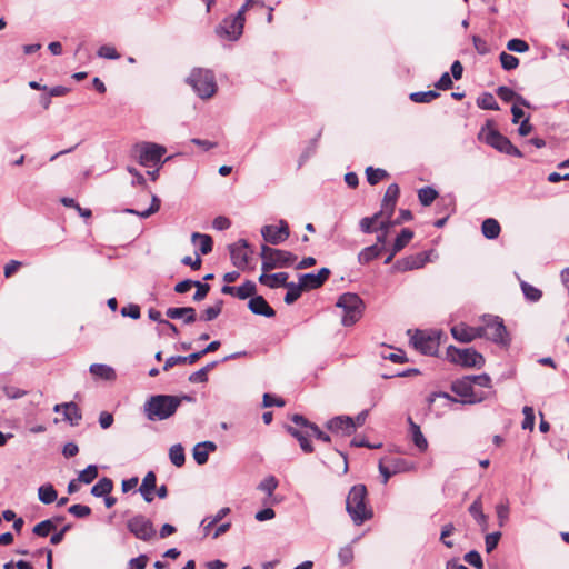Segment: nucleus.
Here are the masks:
<instances>
[{
  "label": "nucleus",
  "mask_w": 569,
  "mask_h": 569,
  "mask_svg": "<svg viewBox=\"0 0 569 569\" xmlns=\"http://www.w3.org/2000/svg\"><path fill=\"white\" fill-rule=\"evenodd\" d=\"M330 273V269L323 267L317 273L301 274L299 280L306 290H313L320 288L328 280Z\"/></svg>",
  "instance_id": "6ab92c4d"
},
{
  "label": "nucleus",
  "mask_w": 569,
  "mask_h": 569,
  "mask_svg": "<svg viewBox=\"0 0 569 569\" xmlns=\"http://www.w3.org/2000/svg\"><path fill=\"white\" fill-rule=\"evenodd\" d=\"M169 319H182L184 325H191L197 320L196 309L192 307H171L166 310Z\"/></svg>",
  "instance_id": "412c9836"
},
{
  "label": "nucleus",
  "mask_w": 569,
  "mask_h": 569,
  "mask_svg": "<svg viewBox=\"0 0 569 569\" xmlns=\"http://www.w3.org/2000/svg\"><path fill=\"white\" fill-rule=\"evenodd\" d=\"M472 42H473V47L476 49V51L479 53V54H487L489 52V47L487 44V42L480 38L479 36H472Z\"/></svg>",
  "instance_id": "774afa93"
},
{
  "label": "nucleus",
  "mask_w": 569,
  "mask_h": 569,
  "mask_svg": "<svg viewBox=\"0 0 569 569\" xmlns=\"http://www.w3.org/2000/svg\"><path fill=\"white\" fill-rule=\"evenodd\" d=\"M169 458L176 467H182L186 462L184 449L180 443L173 445L169 449Z\"/></svg>",
  "instance_id": "ea45409f"
},
{
  "label": "nucleus",
  "mask_w": 569,
  "mask_h": 569,
  "mask_svg": "<svg viewBox=\"0 0 569 569\" xmlns=\"http://www.w3.org/2000/svg\"><path fill=\"white\" fill-rule=\"evenodd\" d=\"M286 430L288 433H290L293 438L298 440L299 446L303 452L311 453L313 451V446L309 440V437L311 436L309 430L303 431L292 426H287Z\"/></svg>",
  "instance_id": "5701e85b"
},
{
  "label": "nucleus",
  "mask_w": 569,
  "mask_h": 569,
  "mask_svg": "<svg viewBox=\"0 0 569 569\" xmlns=\"http://www.w3.org/2000/svg\"><path fill=\"white\" fill-rule=\"evenodd\" d=\"M256 291V283L251 280H246L241 286L237 287L236 297H238L241 300H244L247 298L254 297Z\"/></svg>",
  "instance_id": "a19ab883"
},
{
  "label": "nucleus",
  "mask_w": 569,
  "mask_h": 569,
  "mask_svg": "<svg viewBox=\"0 0 569 569\" xmlns=\"http://www.w3.org/2000/svg\"><path fill=\"white\" fill-rule=\"evenodd\" d=\"M284 287L288 289L283 298V301L287 305H291L297 301L300 298L302 290H306L305 287L301 286L300 281L299 283L288 282Z\"/></svg>",
  "instance_id": "c9c22d12"
},
{
  "label": "nucleus",
  "mask_w": 569,
  "mask_h": 569,
  "mask_svg": "<svg viewBox=\"0 0 569 569\" xmlns=\"http://www.w3.org/2000/svg\"><path fill=\"white\" fill-rule=\"evenodd\" d=\"M496 513H497V517H498V520H499V525L503 526L505 521L509 517V506H508V502L497 505Z\"/></svg>",
  "instance_id": "338daca9"
},
{
  "label": "nucleus",
  "mask_w": 569,
  "mask_h": 569,
  "mask_svg": "<svg viewBox=\"0 0 569 569\" xmlns=\"http://www.w3.org/2000/svg\"><path fill=\"white\" fill-rule=\"evenodd\" d=\"M485 142L499 152L506 153L508 156L517 158L523 157V153L516 146H513L506 136L501 134L496 129L488 131L485 137Z\"/></svg>",
  "instance_id": "9b49d317"
},
{
  "label": "nucleus",
  "mask_w": 569,
  "mask_h": 569,
  "mask_svg": "<svg viewBox=\"0 0 569 569\" xmlns=\"http://www.w3.org/2000/svg\"><path fill=\"white\" fill-rule=\"evenodd\" d=\"M288 273L287 272H278L270 274V283L269 288H278V287H284L288 283Z\"/></svg>",
  "instance_id": "13d9d810"
},
{
  "label": "nucleus",
  "mask_w": 569,
  "mask_h": 569,
  "mask_svg": "<svg viewBox=\"0 0 569 569\" xmlns=\"http://www.w3.org/2000/svg\"><path fill=\"white\" fill-rule=\"evenodd\" d=\"M192 455H193V459L194 461L198 463V465H204L207 463L208 459H209V453L207 452L206 449H202L199 443H197L194 447H193V450H192Z\"/></svg>",
  "instance_id": "680f3d73"
},
{
  "label": "nucleus",
  "mask_w": 569,
  "mask_h": 569,
  "mask_svg": "<svg viewBox=\"0 0 569 569\" xmlns=\"http://www.w3.org/2000/svg\"><path fill=\"white\" fill-rule=\"evenodd\" d=\"M481 231L485 238L492 240L499 237L501 228L496 219L488 218L482 222Z\"/></svg>",
  "instance_id": "7c9ffc66"
},
{
  "label": "nucleus",
  "mask_w": 569,
  "mask_h": 569,
  "mask_svg": "<svg viewBox=\"0 0 569 569\" xmlns=\"http://www.w3.org/2000/svg\"><path fill=\"white\" fill-rule=\"evenodd\" d=\"M470 383H476L480 387L490 388L491 387V378L487 373L469 376Z\"/></svg>",
  "instance_id": "0e129e2a"
},
{
  "label": "nucleus",
  "mask_w": 569,
  "mask_h": 569,
  "mask_svg": "<svg viewBox=\"0 0 569 569\" xmlns=\"http://www.w3.org/2000/svg\"><path fill=\"white\" fill-rule=\"evenodd\" d=\"M326 427L332 433L342 436H351L355 432L353 418L349 416H336L327 421Z\"/></svg>",
  "instance_id": "a211bd4d"
},
{
  "label": "nucleus",
  "mask_w": 569,
  "mask_h": 569,
  "mask_svg": "<svg viewBox=\"0 0 569 569\" xmlns=\"http://www.w3.org/2000/svg\"><path fill=\"white\" fill-rule=\"evenodd\" d=\"M446 355L450 362L465 368L480 369L485 366L483 356L475 348H457L455 346H449Z\"/></svg>",
  "instance_id": "39448f33"
},
{
  "label": "nucleus",
  "mask_w": 569,
  "mask_h": 569,
  "mask_svg": "<svg viewBox=\"0 0 569 569\" xmlns=\"http://www.w3.org/2000/svg\"><path fill=\"white\" fill-rule=\"evenodd\" d=\"M338 557H339L341 565L346 566V565L350 563L353 559L352 548L349 546L341 548L339 550Z\"/></svg>",
  "instance_id": "69168bd1"
},
{
  "label": "nucleus",
  "mask_w": 569,
  "mask_h": 569,
  "mask_svg": "<svg viewBox=\"0 0 569 569\" xmlns=\"http://www.w3.org/2000/svg\"><path fill=\"white\" fill-rule=\"evenodd\" d=\"M98 57L110 59V60H117L120 58V54L118 53L117 49L109 44L101 46L97 51Z\"/></svg>",
  "instance_id": "864d4df0"
},
{
  "label": "nucleus",
  "mask_w": 569,
  "mask_h": 569,
  "mask_svg": "<svg viewBox=\"0 0 569 569\" xmlns=\"http://www.w3.org/2000/svg\"><path fill=\"white\" fill-rule=\"evenodd\" d=\"M121 315L123 317H129L131 319H139L141 316L140 307L134 303H129L128 306L122 307Z\"/></svg>",
  "instance_id": "052dcab7"
},
{
  "label": "nucleus",
  "mask_w": 569,
  "mask_h": 569,
  "mask_svg": "<svg viewBox=\"0 0 569 569\" xmlns=\"http://www.w3.org/2000/svg\"><path fill=\"white\" fill-rule=\"evenodd\" d=\"M520 287L525 298L530 302H537L542 297V292L540 289L533 287L532 284L521 281Z\"/></svg>",
  "instance_id": "c03bdc74"
},
{
  "label": "nucleus",
  "mask_w": 569,
  "mask_h": 569,
  "mask_svg": "<svg viewBox=\"0 0 569 569\" xmlns=\"http://www.w3.org/2000/svg\"><path fill=\"white\" fill-rule=\"evenodd\" d=\"M98 477V467L89 465L86 469L81 470L78 480L82 483L89 485Z\"/></svg>",
  "instance_id": "de8ad7c7"
},
{
  "label": "nucleus",
  "mask_w": 569,
  "mask_h": 569,
  "mask_svg": "<svg viewBox=\"0 0 569 569\" xmlns=\"http://www.w3.org/2000/svg\"><path fill=\"white\" fill-rule=\"evenodd\" d=\"M440 96V93L436 90H428V91H417L412 92L409 98L411 101L416 103H429L432 100L437 99Z\"/></svg>",
  "instance_id": "58836bf2"
},
{
  "label": "nucleus",
  "mask_w": 569,
  "mask_h": 569,
  "mask_svg": "<svg viewBox=\"0 0 569 569\" xmlns=\"http://www.w3.org/2000/svg\"><path fill=\"white\" fill-rule=\"evenodd\" d=\"M507 49L512 52L523 53L529 50V44L522 39L513 38L507 42Z\"/></svg>",
  "instance_id": "603ef678"
},
{
  "label": "nucleus",
  "mask_w": 569,
  "mask_h": 569,
  "mask_svg": "<svg viewBox=\"0 0 569 569\" xmlns=\"http://www.w3.org/2000/svg\"><path fill=\"white\" fill-rule=\"evenodd\" d=\"M222 308H223V300L219 299L216 301V303L213 306L207 307L202 311L200 319L203 321H212L221 313Z\"/></svg>",
  "instance_id": "37998d69"
},
{
  "label": "nucleus",
  "mask_w": 569,
  "mask_h": 569,
  "mask_svg": "<svg viewBox=\"0 0 569 569\" xmlns=\"http://www.w3.org/2000/svg\"><path fill=\"white\" fill-rule=\"evenodd\" d=\"M477 104L480 109H483V110H499V104L498 102L496 101L495 97L492 93L490 92H485L482 93L478 99H477Z\"/></svg>",
  "instance_id": "a18cd8bd"
},
{
  "label": "nucleus",
  "mask_w": 569,
  "mask_h": 569,
  "mask_svg": "<svg viewBox=\"0 0 569 569\" xmlns=\"http://www.w3.org/2000/svg\"><path fill=\"white\" fill-rule=\"evenodd\" d=\"M408 422L410 425V431H411L412 441H413L415 446L420 451L427 450L428 441L425 438L423 433L421 432L420 427L412 421L411 417L408 418Z\"/></svg>",
  "instance_id": "c756f323"
},
{
  "label": "nucleus",
  "mask_w": 569,
  "mask_h": 569,
  "mask_svg": "<svg viewBox=\"0 0 569 569\" xmlns=\"http://www.w3.org/2000/svg\"><path fill=\"white\" fill-rule=\"evenodd\" d=\"M433 251H422L417 254L408 256L406 258L399 259L393 264V269L396 271H409L413 269L422 268L428 261H430V254Z\"/></svg>",
  "instance_id": "dca6fc26"
},
{
  "label": "nucleus",
  "mask_w": 569,
  "mask_h": 569,
  "mask_svg": "<svg viewBox=\"0 0 569 569\" xmlns=\"http://www.w3.org/2000/svg\"><path fill=\"white\" fill-rule=\"evenodd\" d=\"M500 538H501L500 531L488 533L485 537V546H486V551L488 553L492 552L497 548Z\"/></svg>",
  "instance_id": "4d7b16f0"
},
{
  "label": "nucleus",
  "mask_w": 569,
  "mask_h": 569,
  "mask_svg": "<svg viewBox=\"0 0 569 569\" xmlns=\"http://www.w3.org/2000/svg\"><path fill=\"white\" fill-rule=\"evenodd\" d=\"M497 96L503 100L505 102H509L511 100H516L519 104L530 108L531 104L527 101L522 96L516 93L511 88L506 86H500L496 90Z\"/></svg>",
  "instance_id": "bb28decb"
},
{
  "label": "nucleus",
  "mask_w": 569,
  "mask_h": 569,
  "mask_svg": "<svg viewBox=\"0 0 569 569\" xmlns=\"http://www.w3.org/2000/svg\"><path fill=\"white\" fill-rule=\"evenodd\" d=\"M438 191L429 186L418 190V199L420 203L425 207L430 206L438 198Z\"/></svg>",
  "instance_id": "e433bc0d"
},
{
  "label": "nucleus",
  "mask_w": 569,
  "mask_h": 569,
  "mask_svg": "<svg viewBox=\"0 0 569 569\" xmlns=\"http://www.w3.org/2000/svg\"><path fill=\"white\" fill-rule=\"evenodd\" d=\"M261 236L271 244L282 243L290 236L289 226L284 220H280L279 226L267 224L262 227Z\"/></svg>",
  "instance_id": "4468645a"
},
{
  "label": "nucleus",
  "mask_w": 569,
  "mask_h": 569,
  "mask_svg": "<svg viewBox=\"0 0 569 569\" xmlns=\"http://www.w3.org/2000/svg\"><path fill=\"white\" fill-rule=\"evenodd\" d=\"M179 408L173 395H153L143 405V413L149 421H162L171 418Z\"/></svg>",
  "instance_id": "f03ea898"
},
{
  "label": "nucleus",
  "mask_w": 569,
  "mask_h": 569,
  "mask_svg": "<svg viewBox=\"0 0 569 569\" xmlns=\"http://www.w3.org/2000/svg\"><path fill=\"white\" fill-rule=\"evenodd\" d=\"M455 531V526L453 523H447L442 527L441 529V533H440V540L441 542L447 547V548H452L453 547V542L451 540H447L446 538L449 537L450 535H452V532Z\"/></svg>",
  "instance_id": "e2e57ef3"
},
{
  "label": "nucleus",
  "mask_w": 569,
  "mask_h": 569,
  "mask_svg": "<svg viewBox=\"0 0 569 569\" xmlns=\"http://www.w3.org/2000/svg\"><path fill=\"white\" fill-rule=\"evenodd\" d=\"M388 465L391 467V472L401 473L412 471L416 468L413 461L400 458V457H388L385 458Z\"/></svg>",
  "instance_id": "a878e982"
},
{
  "label": "nucleus",
  "mask_w": 569,
  "mask_h": 569,
  "mask_svg": "<svg viewBox=\"0 0 569 569\" xmlns=\"http://www.w3.org/2000/svg\"><path fill=\"white\" fill-rule=\"evenodd\" d=\"M278 487V480L273 476L264 478L258 486V489L267 493L269 497L272 496L273 491Z\"/></svg>",
  "instance_id": "8fccbe9b"
},
{
  "label": "nucleus",
  "mask_w": 569,
  "mask_h": 569,
  "mask_svg": "<svg viewBox=\"0 0 569 569\" xmlns=\"http://www.w3.org/2000/svg\"><path fill=\"white\" fill-rule=\"evenodd\" d=\"M483 322L482 328L487 329V336L483 338L501 347H509L511 339L500 317L490 315L483 316Z\"/></svg>",
  "instance_id": "0eeeda50"
},
{
  "label": "nucleus",
  "mask_w": 569,
  "mask_h": 569,
  "mask_svg": "<svg viewBox=\"0 0 569 569\" xmlns=\"http://www.w3.org/2000/svg\"><path fill=\"white\" fill-rule=\"evenodd\" d=\"M346 510L356 526H360L373 517V511L368 506L365 485H355L350 489L346 499Z\"/></svg>",
  "instance_id": "f257e3e1"
},
{
  "label": "nucleus",
  "mask_w": 569,
  "mask_h": 569,
  "mask_svg": "<svg viewBox=\"0 0 569 569\" xmlns=\"http://www.w3.org/2000/svg\"><path fill=\"white\" fill-rule=\"evenodd\" d=\"M193 287L197 288V290L193 295V300L197 302L202 301L210 291V286L208 283H202L198 280H196V283H193Z\"/></svg>",
  "instance_id": "bf43d9fd"
},
{
  "label": "nucleus",
  "mask_w": 569,
  "mask_h": 569,
  "mask_svg": "<svg viewBox=\"0 0 569 569\" xmlns=\"http://www.w3.org/2000/svg\"><path fill=\"white\" fill-rule=\"evenodd\" d=\"M64 420L69 421L71 426H78L82 419L81 411L74 402H64L63 411Z\"/></svg>",
  "instance_id": "2f4dec72"
},
{
  "label": "nucleus",
  "mask_w": 569,
  "mask_h": 569,
  "mask_svg": "<svg viewBox=\"0 0 569 569\" xmlns=\"http://www.w3.org/2000/svg\"><path fill=\"white\" fill-rule=\"evenodd\" d=\"M244 26V8H240L234 16L224 18L216 28V33L228 40L234 41L243 32Z\"/></svg>",
  "instance_id": "6e6552de"
},
{
  "label": "nucleus",
  "mask_w": 569,
  "mask_h": 569,
  "mask_svg": "<svg viewBox=\"0 0 569 569\" xmlns=\"http://www.w3.org/2000/svg\"><path fill=\"white\" fill-rule=\"evenodd\" d=\"M451 390L462 398L460 402L465 405H473L482 400V398L475 397L473 388L470 383V377H465L453 381L451 385Z\"/></svg>",
  "instance_id": "f3484780"
},
{
  "label": "nucleus",
  "mask_w": 569,
  "mask_h": 569,
  "mask_svg": "<svg viewBox=\"0 0 569 569\" xmlns=\"http://www.w3.org/2000/svg\"><path fill=\"white\" fill-rule=\"evenodd\" d=\"M232 264L239 269H244L249 262V254L252 252L246 239H240L229 246Z\"/></svg>",
  "instance_id": "2eb2a0df"
},
{
  "label": "nucleus",
  "mask_w": 569,
  "mask_h": 569,
  "mask_svg": "<svg viewBox=\"0 0 569 569\" xmlns=\"http://www.w3.org/2000/svg\"><path fill=\"white\" fill-rule=\"evenodd\" d=\"M383 251V247H379L378 243H375L372 246L366 247L362 249L358 254V261L361 264H367L370 261L378 258L381 252Z\"/></svg>",
  "instance_id": "c85d7f7f"
},
{
  "label": "nucleus",
  "mask_w": 569,
  "mask_h": 569,
  "mask_svg": "<svg viewBox=\"0 0 569 569\" xmlns=\"http://www.w3.org/2000/svg\"><path fill=\"white\" fill-rule=\"evenodd\" d=\"M127 528L137 539L143 541L151 540L156 535L152 521L143 515H137L130 518L127 521Z\"/></svg>",
  "instance_id": "9d476101"
},
{
  "label": "nucleus",
  "mask_w": 569,
  "mask_h": 569,
  "mask_svg": "<svg viewBox=\"0 0 569 569\" xmlns=\"http://www.w3.org/2000/svg\"><path fill=\"white\" fill-rule=\"evenodd\" d=\"M38 498L44 505H50L57 500L58 493L51 483H46L39 487Z\"/></svg>",
  "instance_id": "f704fd0d"
},
{
  "label": "nucleus",
  "mask_w": 569,
  "mask_h": 569,
  "mask_svg": "<svg viewBox=\"0 0 569 569\" xmlns=\"http://www.w3.org/2000/svg\"><path fill=\"white\" fill-rule=\"evenodd\" d=\"M469 513L476 520V522L481 527V530L485 531L488 528V516L482 511V501L481 497H478L468 508Z\"/></svg>",
  "instance_id": "393cba45"
},
{
  "label": "nucleus",
  "mask_w": 569,
  "mask_h": 569,
  "mask_svg": "<svg viewBox=\"0 0 569 569\" xmlns=\"http://www.w3.org/2000/svg\"><path fill=\"white\" fill-rule=\"evenodd\" d=\"M134 149L138 152V162L143 167L159 163L166 153L164 147L153 142L136 144Z\"/></svg>",
  "instance_id": "1a4fd4ad"
},
{
  "label": "nucleus",
  "mask_w": 569,
  "mask_h": 569,
  "mask_svg": "<svg viewBox=\"0 0 569 569\" xmlns=\"http://www.w3.org/2000/svg\"><path fill=\"white\" fill-rule=\"evenodd\" d=\"M188 83L202 99L211 98L217 90L213 73L204 69H193L188 77Z\"/></svg>",
  "instance_id": "423d86ee"
},
{
  "label": "nucleus",
  "mask_w": 569,
  "mask_h": 569,
  "mask_svg": "<svg viewBox=\"0 0 569 569\" xmlns=\"http://www.w3.org/2000/svg\"><path fill=\"white\" fill-rule=\"evenodd\" d=\"M260 256L262 259L261 269L264 272L276 268L291 267L293 262L297 260V257L292 252L281 249H274L268 247L267 244L261 246Z\"/></svg>",
  "instance_id": "20e7f679"
},
{
  "label": "nucleus",
  "mask_w": 569,
  "mask_h": 569,
  "mask_svg": "<svg viewBox=\"0 0 569 569\" xmlns=\"http://www.w3.org/2000/svg\"><path fill=\"white\" fill-rule=\"evenodd\" d=\"M90 373L102 378L104 380H112L116 378V372L113 368L103 363H92L89 368Z\"/></svg>",
  "instance_id": "72a5a7b5"
},
{
  "label": "nucleus",
  "mask_w": 569,
  "mask_h": 569,
  "mask_svg": "<svg viewBox=\"0 0 569 569\" xmlns=\"http://www.w3.org/2000/svg\"><path fill=\"white\" fill-rule=\"evenodd\" d=\"M523 420L521 423L522 429L532 430L535 427V411L532 407L525 406L522 409Z\"/></svg>",
  "instance_id": "3c124183"
},
{
  "label": "nucleus",
  "mask_w": 569,
  "mask_h": 569,
  "mask_svg": "<svg viewBox=\"0 0 569 569\" xmlns=\"http://www.w3.org/2000/svg\"><path fill=\"white\" fill-rule=\"evenodd\" d=\"M336 307L342 310L341 323L345 327H351L358 322L365 310V303L362 299L352 292L342 293L337 302Z\"/></svg>",
  "instance_id": "7ed1b4c3"
},
{
  "label": "nucleus",
  "mask_w": 569,
  "mask_h": 569,
  "mask_svg": "<svg viewBox=\"0 0 569 569\" xmlns=\"http://www.w3.org/2000/svg\"><path fill=\"white\" fill-rule=\"evenodd\" d=\"M411 343L421 353L432 356L439 347V333H426L422 330H416L411 337Z\"/></svg>",
  "instance_id": "f8f14e48"
},
{
  "label": "nucleus",
  "mask_w": 569,
  "mask_h": 569,
  "mask_svg": "<svg viewBox=\"0 0 569 569\" xmlns=\"http://www.w3.org/2000/svg\"><path fill=\"white\" fill-rule=\"evenodd\" d=\"M412 238H413V231H411L408 228L402 229L393 242V246H392L393 253H397L400 250H402Z\"/></svg>",
  "instance_id": "4c0bfd02"
},
{
  "label": "nucleus",
  "mask_w": 569,
  "mask_h": 569,
  "mask_svg": "<svg viewBox=\"0 0 569 569\" xmlns=\"http://www.w3.org/2000/svg\"><path fill=\"white\" fill-rule=\"evenodd\" d=\"M400 194V189L397 183H391L383 196L381 208L382 213H387L388 218H391L393 216L396 203Z\"/></svg>",
  "instance_id": "aec40b11"
},
{
  "label": "nucleus",
  "mask_w": 569,
  "mask_h": 569,
  "mask_svg": "<svg viewBox=\"0 0 569 569\" xmlns=\"http://www.w3.org/2000/svg\"><path fill=\"white\" fill-rule=\"evenodd\" d=\"M248 308L252 313L267 318H272L276 315V311L269 306L262 296L252 297L248 302Z\"/></svg>",
  "instance_id": "4be33fe9"
},
{
  "label": "nucleus",
  "mask_w": 569,
  "mask_h": 569,
  "mask_svg": "<svg viewBox=\"0 0 569 569\" xmlns=\"http://www.w3.org/2000/svg\"><path fill=\"white\" fill-rule=\"evenodd\" d=\"M157 476L153 471H149L142 479V483L139 487V492L146 502L153 500V491L157 489Z\"/></svg>",
  "instance_id": "b1692460"
},
{
  "label": "nucleus",
  "mask_w": 569,
  "mask_h": 569,
  "mask_svg": "<svg viewBox=\"0 0 569 569\" xmlns=\"http://www.w3.org/2000/svg\"><path fill=\"white\" fill-rule=\"evenodd\" d=\"M191 241L193 244H197L199 241V252L201 254H208L212 251L213 241L209 234L193 232L191 234Z\"/></svg>",
  "instance_id": "cd10ccee"
},
{
  "label": "nucleus",
  "mask_w": 569,
  "mask_h": 569,
  "mask_svg": "<svg viewBox=\"0 0 569 569\" xmlns=\"http://www.w3.org/2000/svg\"><path fill=\"white\" fill-rule=\"evenodd\" d=\"M68 512L74 516L76 518H86L90 516L91 508L86 505H72L68 508Z\"/></svg>",
  "instance_id": "6e6d98bb"
},
{
  "label": "nucleus",
  "mask_w": 569,
  "mask_h": 569,
  "mask_svg": "<svg viewBox=\"0 0 569 569\" xmlns=\"http://www.w3.org/2000/svg\"><path fill=\"white\" fill-rule=\"evenodd\" d=\"M53 530H56L54 519H46L33 527L32 533L44 538Z\"/></svg>",
  "instance_id": "79ce46f5"
},
{
  "label": "nucleus",
  "mask_w": 569,
  "mask_h": 569,
  "mask_svg": "<svg viewBox=\"0 0 569 569\" xmlns=\"http://www.w3.org/2000/svg\"><path fill=\"white\" fill-rule=\"evenodd\" d=\"M450 331L452 337L462 343H469L475 339L483 338L487 336V329L482 328V326L470 327L465 323L453 326Z\"/></svg>",
  "instance_id": "ddd939ff"
},
{
  "label": "nucleus",
  "mask_w": 569,
  "mask_h": 569,
  "mask_svg": "<svg viewBox=\"0 0 569 569\" xmlns=\"http://www.w3.org/2000/svg\"><path fill=\"white\" fill-rule=\"evenodd\" d=\"M366 176L368 183L375 186L385 178H387L389 174L385 169L368 167L366 169Z\"/></svg>",
  "instance_id": "49530a36"
},
{
  "label": "nucleus",
  "mask_w": 569,
  "mask_h": 569,
  "mask_svg": "<svg viewBox=\"0 0 569 569\" xmlns=\"http://www.w3.org/2000/svg\"><path fill=\"white\" fill-rule=\"evenodd\" d=\"M113 489V482L110 478H101L92 488L91 495L100 498L109 495Z\"/></svg>",
  "instance_id": "473e14b6"
},
{
  "label": "nucleus",
  "mask_w": 569,
  "mask_h": 569,
  "mask_svg": "<svg viewBox=\"0 0 569 569\" xmlns=\"http://www.w3.org/2000/svg\"><path fill=\"white\" fill-rule=\"evenodd\" d=\"M501 67L507 70H513L519 66V59L510 53L502 51L499 56Z\"/></svg>",
  "instance_id": "09e8293b"
},
{
  "label": "nucleus",
  "mask_w": 569,
  "mask_h": 569,
  "mask_svg": "<svg viewBox=\"0 0 569 569\" xmlns=\"http://www.w3.org/2000/svg\"><path fill=\"white\" fill-rule=\"evenodd\" d=\"M465 561L469 563L470 566L475 567L476 569H482L483 568V561L480 556V553L477 550H471L467 552L463 557Z\"/></svg>",
  "instance_id": "5fc2aeb1"
}]
</instances>
